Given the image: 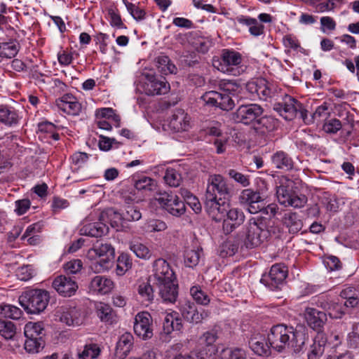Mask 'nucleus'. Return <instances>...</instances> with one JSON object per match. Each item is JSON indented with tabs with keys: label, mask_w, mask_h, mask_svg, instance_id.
<instances>
[{
	"label": "nucleus",
	"mask_w": 359,
	"mask_h": 359,
	"mask_svg": "<svg viewBox=\"0 0 359 359\" xmlns=\"http://www.w3.org/2000/svg\"><path fill=\"white\" fill-rule=\"evenodd\" d=\"M126 6L128 11L136 20H142L144 18L145 11L132 3H126Z\"/></svg>",
	"instance_id": "61"
},
{
	"label": "nucleus",
	"mask_w": 359,
	"mask_h": 359,
	"mask_svg": "<svg viewBox=\"0 0 359 359\" xmlns=\"http://www.w3.org/2000/svg\"><path fill=\"white\" fill-rule=\"evenodd\" d=\"M134 187L139 191L147 194L153 191L156 188V182L155 180L147 177L141 176L140 177H133L132 179Z\"/></svg>",
	"instance_id": "32"
},
{
	"label": "nucleus",
	"mask_w": 359,
	"mask_h": 359,
	"mask_svg": "<svg viewBox=\"0 0 359 359\" xmlns=\"http://www.w3.org/2000/svg\"><path fill=\"white\" fill-rule=\"evenodd\" d=\"M87 257L91 260L99 258L100 260L97 264L100 269L98 270H108L114 259L115 250L110 243L97 241L93 248L88 250Z\"/></svg>",
	"instance_id": "7"
},
{
	"label": "nucleus",
	"mask_w": 359,
	"mask_h": 359,
	"mask_svg": "<svg viewBox=\"0 0 359 359\" xmlns=\"http://www.w3.org/2000/svg\"><path fill=\"white\" fill-rule=\"evenodd\" d=\"M143 90L148 95H164L170 90V84L165 78H158L152 74H143Z\"/></svg>",
	"instance_id": "11"
},
{
	"label": "nucleus",
	"mask_w": 359,
	"mask_h": 359,
	"mask_svg": "<svg viewBox=\"0 0 359 359\" xmlns=\"http://www.w3.org/2000/svg\"><path fill=\"white\" fill-rule=\"evenodd\" d=\"M113 287V282L102 276H96L92 278L89 289L95 292L100 294H107L111 291Z\"/></svg>",
	"instance_id": "29"
},
{
	"label": "nucleus",
	"mask_w": 359,
	"mask_h": 359,
	"mask_svg": "<svg viewBox=\"0 0 359 359\" xmlns=\"http://www.w3.org/2000/svg\"><path fill=\"white\" fill-rule=\"evenodd\" d=\"M179 199L178 196L172 194V193H168L166 191L159 193L158 196L156 198L157 201L162 205L164 209L168 208V205L172 204L174 202L177 201Z\"/></svg>",
	"instance_id": "57"
},
{
	"label": "nucleus",
	"mask_w": 359,
	"mask_h": 359,
	"mask_svg": "<svg viewBox=\"0 0 359 359\" xmlns=\"http://www.w3.org/2000/svg\"><path fill=\"white\" fill-rule=\"evenodd\" d=\"M238 22L249 27V32L255 36H258L264 33V25L256 19L243 15L238 18Z\"/></svg>",
	"instance_id": "40"
},
{
	"label": "nucleus",
	"mask_w": 359,
	"mask_h": 359,
	"mask_svg": "<svg viewBox=\"0 0 359 359\" xmlns=\"http://www.w3.org/2000/svg\"><path fill=\"white\" fill-rule=\"evenodd\" d=\"M224 357L226 359H247V352L239 347L228 348L223 350Z\"/></svg>",
	"instance_id": "54"
},
{
	"label": "nucleus",
	"mask_w": 359,
	"mask_h": 359,
	"mask_svg": "<svg viewBox=\"0 0 359 359\" xmlns=\"http://www.w3.org/2000/svg\"><path fill=\"white\" fill-rule=\"evenodd\" d=\"M287 276L286 267L282 264H276L271 266L267 275H263L260 282L268 287L270 290H274L280 288Z\"/></svg>",
	"instance_id": "10"
},
{
	"label": "nucleus",
	"mask_w": 359,
	"mask_h": 359,
	"mask_svg": "<svg viewBox=\"0 0 359 359\" xmlns=\"http://www.w3.org/2000/svg\"><path fill=\"white\" fill-rule=\"evenodd\" d=\"M164 180L170 187H177L180 185L182 178L181 174L173 168L167 169Z\"/></svg>",
	"instance_id": "50"
},
{
	"label": "nucleus",
	"mask_w": 359,
	"mask_h": 359,
	"mask_svg": "<svg viewBox=\"0 0 359 359\" xmlns=\"http://www.w3.org/2000/svg\"><path fill=\"white\" fill-rule=\"evenodd\" d=\"M273 109L285 120L290 121L299 116L307 124L316 121H320L325 119L330 114L328 104L324 102L316 108L311 118H309L307 116L308 111L304 107L303 104L287 95H284L282 102H276L273 104Z\"/></svg>",
	"instance_id": "2"
},
{
	"label": "nucleus",
	"mask_w": 359,
	"mask_h": 359,
	"mask_svg": "<svg viewBox=\"0 0 359 359\" xmlns=\"http://www.w3.org/2000/svg\"><path fill=\"white\" fill-rule=\"evenodd\" d=\"M134 332L141 337L146 340L153 337L152 318L148 312H140L135 318L134 322Z\"/></svg>",
	"instance_id": "13"
},
{
	"label": "nucleus",
	"mask_w": 359,
	"mask_h": 359,
	"mask_svg": "<svg viewBox=\"0 0 359 359\" xmlns=\"http://www.w3.org/2000/svg\"><path fill=\"white\" fill-rule=\"evenodd\" d=\"M305 317L308 325L316 330H320L327 320L326 313L313 308L306 309Z\"/></svg>",
	"instance_id": "24"
},
{
	"label": "nucleus",
	"mask_w": 359,
	"mask_h": 359,
	"mask_svg": "<svg viewBox=\"0 0 359 359\" xmlns=\"http://www.w3.org/2000/svg\"><path fill=\"white\" fill-rule=\"evenodd\" d=\"M207 353L202 351L200 352H191L189 354H175L170 359H206Z\"/></svg>",
	"instance_id": "64"
},
{
	"label": "nucleus",
	"mask_w": 359,
	"mask_h": 359,
	"mask_svg": "<svg viewBox=\"0 0 359 359\" xmlns=\"http://www.w3.org/2000/svg\"><path fill=\"white\" fill-rule=\"evenodd\" d=\"M16 333L15 325L11 321L0 319V334L6 339H11Z\"/></svg>",
	"instance_id": "52"
},
{
	"label": "nucleus",
	"mask_w": 359,
	"mask_h": 359,
	"mask_svg": "<svg viewBox=\"0 0 359 359\" xmlns=\"http://www.w3.org/2000/svg\"><path fill=\"white\" fill-rule=\"evenodd\" d=\"M190 294L194 301L198 304L206 306L210 302L209 295L202 290L199 286L191 287L190 289Z\"/></svg>",
	"instance_id": "47"
},
{
	"label": "nucleus",
	"mask_w": 359,
	"mask_h": 359,
	"mask_svg": "<svg viewBox=\"0 0 359 359\" xmlns=\"http://www.w3.org/2000/svg\"><path fill=\"white\" fill-rule=\"evenodd\" d=\"M190 127V117L188 114L182 109H175L170 118L169 128L179 133L187 131Z\"/></svg>",
	"instance_id": "21"
},
{
	"label": "nucleus",
	"mask_w": 359,
	"mask_h": 359,
	"mask_svg": "<svg viewBox=\"0 0 359 359\" xmlns=\"http://www.w3.org/2000/svg\"><path fill=\"white\" fill-rule=\"evenodd\" d=\"M202 254V250H188L184 255V263L188 267L193 268L199 263Z\"/></svg>",
	"instance_id": "49"
},
{
	"label": "nucleus",
	"mask_w": 359,
	"mask_h": 359,
	"mask_svg": "<svg viewBox=\"0 0 359 359\" xmlns=\"http://www.w3.org/2000/svg\"><path fill=\"white\" fill-rule=\"evenodd\" d=\"M348 307L344 304L334 302L327 314L332 318H341L346 313Z\"/></svg>",
	"instance_id": "58"
},
{
	"label": "nucleus",
	"mask_w": 359,
	"mask_h": 359,
	"mask_svg": "<svg viewBox=\"0 0 359 359\" xmlns=\"http://www.w3.org/2000/svg\"><path fill=\"white\" fill-rule=\"evenodd\" d=\"M239 202L243 205L248 206V210L251 214L262 212L263 209L264 197L259 191L251 189H246L241 191L239 196Z\"/></svg>",
	"instance_id": "12"
},
{
	"label": "nucleus",
	"mask_w": 359,
	"mask_h": 359,
	"mask_svg": "<svg viewBox=\"0 0 359 359\" xmlns=\"http://www.w3.org/2000/svg\"><path fill=\"white\" fill-rule=\"evenodd\" d=\"M152 271L156 284L175 279V273L169 264L163 259H158L154 261Z\"/></svg>",
	"instance_id": "19"
},
{
	"label": "nucleus",
	"mask_w": 359,
	"mask_h": 359,
	"mask_svg": "<svg viewBox=\"0 0 359 359\" xmlns=\"http://www.w3.org/2000/svg\"><path fill=\"white\" fill-rule=\"evenodd\" d=\"M133 344V337L130 333L126 332L123 334L116 347L115 356L118 359L125 358L130 353Z\"/></svg>",
	"instance_id": "27"
},
{
	"label": "nucleus",
	"mask_w": 359,
	"mask_h": 359,
	"mask_svg": "<svg viewBox=\"0 0 359 359\" xmlns=\"http://www.w3.org/2000/svg\"><path fill=\"white\" fill-rule=\"evenodd\" d=\"M24 334L26 338H33L36 340L38 337L43 339L45 332L41 323L29 322L25 326Z\"/></svg>",
	"instance_id": "43"
},
{
	"label": "nucleus",
	"mask_w": 359,
	"mask_h": 359,
	"mask_svg": "<svg viewBox=\"0 0 359 359\" xmlns=\"http://www.w3.org/2000/svg\"><path fill=\"white\" fill-rule=\"evenodd\" d=\"M156 63L158 70L162 74L168 75L177 73V67L166 55L158 56L156 59Z\"/></svg>",
	"instance_id": "44"
},
{
	"label": "nucleus",
	"mask_w": 359,
	"mask_h": 359,
	"mask_svg": "<svg viewBox=\"0 0 359 359\" xmlns=\"http://www.w3.org/2000/svg\"><path fill=\"white\" fill-rule=\"evenodd\" d=\"M327 340L321 334H318L306 350L307 359H320L323 356Z\"/></svg>",
	"instance_id": "25"
},
{
	"label": "nucleus",
	"mask_w": 359,
	"mask_h": 359,
	"mask_svg": "<svg viewBox=\"0 0 359 359\" xmlns=\"http://www.w3.org/2000/svg\"><path fill=\"white\" fill-rule=\"evenodd\" d=\"M263 113L264 109L257 104H241L233 114V118L245 125H255Z\"/></svg>",
	"instance_id": "9"
},
{
	"label": "nucleus",
	"mask_w": 359,
	"mask_h": 359,
	"mask_svg": "<svg viewBox=\"0 0 359 359\" xmlns=\"http://www.w3.org/2000/svg\"><path fill=\"white\" fill-rule=\"evenodd\" d=\"M108 227L101 222L84 224L80 229L82 235L91 237H101L108 232Z\"/></svg>",
	"instance_id": "30"
},
{
	"label": "nucleus",
	"mask_w": 359,
	"mask_h": 359,
	"mask_svg": "<svg viewBox=\"0 0 359 359\" xmlns=\"http://www.w3.org/2000/svg\"><path fill=\"white\" fill-rule=\"evenodd\" d=\"M56 105L62 111L69 115H79L81 111V104L72 96L66 95L56 101Z\"/></svg>",
	"instance_id": "23"
},
{
	"label": "nucleus",
	"mask_w": 359,
	"mask_h": 359,
	"mask_svg": "<svg viewBox=\"0 0 359 359\" xmlns=\"http://www.w3.org/2000/svg\"><path fill=\"white\" fill-rule=\"evenodd\" d=\"M159 294L164 302L173 304L178 297V285L175 279L157 284Z\"/></svg>",
	"instance_id": "22"
},
{
	"label": "nucleus",
	"mask_w": 359,
	"mask_h": 359,
	"mask_svg": "<svg viewBox=\"0 0 359 359\" xmlns=\"http://www.w3.org/2000/svg\"><path fill=\"white\" fill-rule=\"evenodd\" d=\"M137 293L141 301L146 305L151 304L154 299V292L149 281H142L139 283Z\"/></svg>",
	"instance_id": "37"
},
{
	"label": "nucleus",
	"mask_w": 359,
	"mask_h": 359,
	"mask_svg": "<svg viewBox=\"0 0 359 359\" xmlns=\"http://www.w3.org/2000/svg\"><path fill=\"white\" fill-rule=\"evenodd\" d=\"M231 196V189L226 180L221 175H210L208 177L205 199L226 200Z\"/></svg>",
	"instance_id": "8"
},
{
	"label": "nucleus",
	"mask_w": 359,
	"mask_h": 359,
	"mask_svg": "<svg viewBox=\"0 0 359 359\" xmlns=\"http://www.w3.org/2000/svg\"><path fill=\"white\" fill-rule=\"evenodd\" d=\"M347 346L352 349L359 348V323L354 325L353 331L348 334Z\"/></svg>",
	"instance_id": "56"
},
{
	"label": "nucleus",
	"mask_w": 359,
	"mask_h": 359,
	"mask_svg": "<svg viewBox=\"0 0 359 359\" xmlns=\"http://www.w3.org/2000/svg\"><path fill=\"white\" fill-rule=\"evenodd\" d=\"M319 137L310 134L305 130H301L298 133L295 144L298 148L302 150L309 149L310 151L318 148L317 140Z\"/></svg>",
	"instance_id": "26"
},
{
	"label": "nucleus",
	"mask_w": 359,
	"mask_h": 359,
	"mask_svg": "<svg viewBox=\"0 0 359 359\" xmlns=\"http://www.w3.org/2000/svg\"><path fill=\"white\" fill-rule=\"evenodd\" d=\"M132 267V261L130 256L126 253H121L117 259L116 273L118 276L123 275Z\"/></svg>",
	"instance_id": "48"
},
{
	"label": "nucleus",
	"mask_w": 359,
	"mask_h": 359,
	"mask_svg": "<svg viewBox=\"0 0 359 359\" xmlns=\"http://www.w3.org/2000/svg\"><path fill=\"white\" fill-rule=\"evenodd\" d=\"M53 287L63 297H71L78 290L76 282L66 276H59L52 283Z\"/></svg>",
	"instance_id": "17"
},
{
	"label": "nucleus",
	"mask_w": 359,
	"mask_h": 359,
	"mask_svg": "<svg viewBox=\"0 0 359 359\" xmlns=\"http://www.w3.org/2000/svg\"><path fill=\"white\" fill-rule=\"evenodd\" d=\"M60 320L67 325L73 326L79 325L83 321L80 310L75 307L65 309L61 313Z\"/></svg>",
	"instance_id": "31"
},
{
	"label": "nucleus",
	"mask_w": 359,
	"mask_h": 359,
	"mask_svg": "<svg viewBox=\"0 0 359 359\" xmlns=\"http://www.w3.org/2000/svg\"><path fill=\"white\" fill-rule=\"evenodd\" d=\"M340 296L341 298L346 299L344 306L348 308H354L359 305V290L354 287H347L344 289Z\"/></svg>",
	"instance_id": "38"
},
{
	"label": "nucleus",
	"mask_w": 359,
	"mask_h": 359,
	"mask_svg": "<svg viewBox=\"0 0 359 359\" xmlns=\"http://www.w3.org/2000/svg\"><path fill=\"white\" fill-rule=\"evenodd\" d=\"M172 321L170 320V313H168L165 315L163 320V330L166 334H170L172 332L176 330L180 331L183 327L182 323H177L175 327L171 325Z\"/></svg>",
	"instance_id": "59"
},
{
	"label": "nucleus",
	"mask_w": 359,
	"mask_h": 359,
	"mask_svg": "<svg viewBox=\"0 0 359 359\" xmlns=\"http://www.w3.org/2000/svg\"><path fill=\"white\" fill-rule=\"evenodd\" d=\"M278 127V121L271 116H261L255 125V128L262 134L275 130Z\"/></svg>",
	"instance_id": "35"
},
{
	"label": "nucleus",
	"mask_w": 359,
	"mask_h": 359,
	"mask_svg": "<svg viewBox=\"0 0 359 359\" xmlns=\"http://www.w3.org/2000/svg\"><path fill=\"white\" fill-rule=\"evenodd\" d=\"M242 62V55L233 50L224 49L221 54V71L236 75L233 67L238 66Z\"/></svg>",
	"instance_id": "16"
},
{
	"label": "nucleus",
	"mask_w": 359,
	"mask_h": 359,
	"mask_svg": "<svg viewBox=\"0 0 359 359\" xmlns=\"http://www.w3.org/2000/svg\"><path fill=\"white\" fill-rule=\"evenodd\" d=\"M265 222L262 219L251 218L248 222L245 245L247 248L259 246L269 236Z\"/></svg>",
	"instance_id": "6"
},
{
	"label": "nucleus",
	"mask_w": 359,
	"mask_h": 359,
	"mask_svg": "<svg viewBox=\"0 0 359 359\" xmlns=\"http://www.w3.org/2000/svg\"><path fill=\"white\" fill-rule=\"evenodd\" d=\"M107 13L110 18V24L111 26L116 27L118 29L126 28L121 20V15L115 9L112 8H108Z\"/></svg>",
	"instance_id": "62"
},
{
	"label": "nucleus",
	"mask_w": 359,
	"mask_h": 359,
	"mask_svg": "<svg viewBox=\"0 0 359 359\" xmlns=\"http://www.w3.org/2000/svg\"><path fill=\"white\" fill-rule=\"evenodd\" d=\"M180 310L182 317L189 323L198 324L210 316V312L204 309L198 311L194 303L184 301L180 304Z\"/></svg>",
	"instance_id": "14"
},
{
	"label": "nucleus",
	"mask_w": 359,
	"mask_h": 359,
	"mask_svg": "<svg viewBox=\"0 0 359 359\" xmlns=\"http://www.w3.org/2000/svg\"><path fill=\"white\" fill-rule=\"evenodd\" d=\"M273 164L276 168L290 170L293 168V161L290 156L283 151L276 152L271 157Z\"/></svg>",
	"instance_id": "34"
},
{
	"label": "nucleus",
	"mask_w": 359,
	"mask_h": 359,
	"mask_svg": "<svg viewBox=\"0 0 359 359\" xmlns=\"http://www.w3.org/2000/svg\"><path fill=\"white\" fill-rule=\"evenodd\" d=\"M101 353V348L97 344H88L83 346V350L77 353L79 359H96Z\"/></svg>",
	"instance_id": "42"
},
{
	"label": "nucleus",
	"mask_w": 359,
	"mask_h": 359,
	"mask_svg": "<svg viewBox=\"0 0 359 359\" xmlns=\"http://www.w3.org/2000/svg\"><path fill=\"white\" fill-rule=\"evenodd\" d=\"M204 205L208 215L216 222L224 219L229 208L227 203L220 199H204Z\"/></svg>",
	"instance_id": "15"
},
{
	"label": "nucleus",
	"mask_w": 359,
	"mask_h": 359,
	"mask_svg": "<svg viewBox=\"0 0 359 359\" xmlns=\"http://www.w3.org/2000/svg\"><path fill=\"white\" fill-rule=\"evenodd\" d=\"M96 313L99 318L104 323L111 324L115 317V313L111 307L103 302L96 304Z\"/></svg>",
	"instance_id": "39"
},
{
	"label": "nucleus",
	"mask_w": 359,
	"mask_h": 359,
	"mask_svg": "<svg viewBox=\"0 0 359 359\" xmlns=\"http://www.w3.org/2000/svg\"><path fill=\"white\" fill-rule=\"evenodd\" d=\"M267 340L271 348L278 353L291 348L293 352L298 353L305 344L306 334L292 326L278 324L271 328Z\"/></svg>",
	"instance_id": "1"
},
{
	"label": "nucleus",
	"mask_w": 359,
	"mask_h": 359,
	"mask_svg": "<svg viewBox=\"0 0 359 359\" xmlns=\"http://www.w3.org/2000/svg\"><path fill=\"white\" fill-rule=\"evenodd\" d=\"M277 93V89L273 85L269 83L265 79H261L259 99L267 100L269 98H274Z\"/></svg>",
	"instance_id": "46"
},
{
	"label": "nucleus",
	"mask_w": 359,
	"mask_h": 359,
	"mask_svg": "<svg viewBox=\"0 0 359 359\" xmlns=\"http://www.w3.org/2000/svg\"><path fill=\"white\" fill-rule=\"evenodd\" d=\"M19 50L20 47L16 41L0 43V62L4 58L14 57Z\"/></svg>",
	"instance_id": "41"
},
{
	"label": "nucleus",
	"mask_w": 359,
	"mask_h": 359,
	"mask_svg": "<svg viewBox=\"0 0 359 359\" xmlns=\"http://www.w3.org/2000/svg\"><path fill=\"white\" fill-rule=\"evenodd\" d=\"M19 116L12 107L0 104V122L8 126L18 124Z\"/></svg>",
	"instance_id": "33"
},
{
	"label": "nucleus",
	"mask_w": 359,
	"mask_h": 359,
	"mask_svg": "<svg viewBox=\"0 0 359 359\" xmlns=\"http://www.w3.org/2000/svg\"><path fill=\"white\" fill-rule=\"evenodd\" d=\"M220 91L210 90L205 93L201 100L205 105L215 107L224 111L231 110L241 99L238 94L239 86L234 83L228 81L224 83Z\"/></svg>",
	"instance_id": "3"
},
{
	"label": "nucleus",
	"mask_w": 359,
	"mask_h": 359,
	"mask_svg": "<svg viewBox=\"0 0 359 359\" xmlns=\"http://www.w3.org/2000/svg\"><path fill=\"white\" fill-rule=\"evenodd\" d=\"M245 221L243 212L238 208L228 209L226 217L222 220V229L225 234L231 233Z\"/></svg>",
	"instance_id": "18"
},
{
	"label": "nucleus",
	"mask_w": 359,
	"mask_h": 359,
	"mask_svg": "<svg viewBox=\"0 0 359 359\" xmlns=\"http://www.w3.org/2000/svg\"><path fill=\"white\" fill-rule=\"evenodd\" d=\"M248 344L250 349L257 355L267 357L271 354V346L267 338L260 333L252 334Z\"/></svg>",
	"instance_id": "20"
},
{
	"label": "nucleus",
	"mask_w": 359,
	"mask_h": 359,
	"mask_svg": "<svg viewBox=\"0 0 359 359\" xmlns=\"http://www.w3.org/2000/svg\"><path fill=\"white\" fill-rule=\"evenodd\" d=\"M130 249L135 254V255L141 259H149L151 253L149 248L142 243H133L130 245Z\"/></svg>",
	"instance_id": "53"
},
{
	"label": "nucleus",
	"mask_w": 359,
	"mask_h": 359,
	"mask_svg": "<svg viewBox=\"0 0 359 359\" xmlns=\"http://www.w3.org/2000/svg\"><path fill=\"white\" fill-rule=\"evenodd\" d=\"M341 123L337 118H332L323 125V130L327 133H337L341 128Z\"/></svg>",
	"instance_id": "63"
},
{
	"label": "nucleus",
	"mask_w": 359,
	"mask_h": 359,
	"mask_svg": "<svg viewBox=\"0 0 359 359\" xmlns=\"http://www.w3.org/2000/svg\"><path fill=\"white\" fill-rule=\"evenodd\" d=\"M44 344L45 341L41 337H38L36 340L33 338H26L25 348L29 353H38L44 347Z\"/></svg>",
	"instance_id": "51"
},
{
	"label": "nucleus",
	"mask_w": 359,
	"mask_h": 359,
	"mask_svg": "<svg viewBox=\"0 0 359 359\" xmlns=\"http://www.w3.org/2000/svg\"><path fill=\"white\" fill-rule=\"evenodd\" d=\"M165 210L175 217H180L185 213L186 207L184 203L178 199L177 201L168 205V208Z\"/></svg>",
	"instance_id": "55"
},
{
	"label": "nucleus",
	"mask_w": 359,
	"mask_h": 359,
	"mask_svg": "<svg viewBox=\"0 0 359 359\" xmlns=\"http://www.w3.org/2000/svg\"><path fill=\"white\" fill-rule=\"evenodd\" d=\"M228 175L231 178L234 180L235 182L244 187L250 185V177L248 175H243L234 169L229 170Z\"/></svg>",
	"instance_id": "60"
},
{
	"label": "nucleus",
	"mask_w": 359,
	"mask_h": 359,
	"mask_svg": "<svg viewBox=\"0 0 359 359\" xmlns=\"http://www.w3.org/2000/svg\"><path fill=\"white\" fill-rule=\"evenodd\" d=\"M22 315L21 310L11 304H0V316L4 318H8L14 320L20 318Z\"/></svg>",
	"instance_id": "45"
},
{
	"label": "nucleus",
	"mask_w": 359,
	"mask_h": 359,
	"mask_svg": "<svg viewBox=\"0 0 359 359\" xmlns=\"http://www.w3.org/2000/svg\"><path fill=\"white\" fill-rule=\"evenodd\" d=\"M117 217L128 222L138 221L142 218L140 208L135 205L124 206L121 213L114 212Z\"/></svg>",
	"instance_id": "36"
},
{
	"label": "nucleus",
	"mask_w": 359,
	"mask_h": 359,
	"mask_svg": "<svg viewBox=\"0 0 359 359\" xmlns=\"http://www.w3.org/2000/svg\"><path fill=\"white\" fill-rule=\"evenodd\" d=\"M283 225L288 229L290 233L296 234L303 227L301 216L295 212L285 213L283 219Z\"/></svg>",
	"instance_id": "28"
},
{
	"label": "nucleus",
	"mask_w": 359,
	"mask_h": 359,
	"mask_svg": "<svg viewBox=\"0 0 359 359\" xmlns=\"http://www.w3.org/2000/svg\"><path fill=\"white\" fill-rule=\"evenodd\" d=\"M294 185L295 183L292 180H281L280 185L276 187L277 198L285 207L301 208L307 203V198L304 194L299 193Z\"/></svg>",
	"instance_id": "4"
},
{
	"label": "nucleus",
	"mask_w": 359,
	"mask_h": 359,
	"mask_svg": "<svg viewBox=\"0 0 359 359\" xmlns=\"http://www.w3.org/2000/svg\"><path fill=\"white\" fill-rule=\"evenodd\" d=\"M49 300V292L42 289L27 290L19 297L20 306L30 314L43 312L46 309Z\"/></svg>",
	"instance_id": "5"
}]
</instances>
